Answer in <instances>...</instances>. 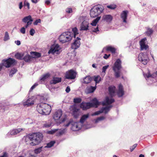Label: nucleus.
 Instances as JSON below:
<instances>
[{
  "mask_svg": "<svg viewBox=\"0 0 157 157\" xmlns=\"http://www.w3.org/2000/svg\"><path fill=\"white\" fill-rule=\"evenodd\" d=\"M43 147H41L34 150L35 153L36 154L39 153L42 151V148Z\"/></svg>",
  "mask_w": 157,
  "mask_h": 157,
  "instance_id": "c03bdc74",
  "label": "nucleus"
},
{
  "mask_svg": "<svg viewBox=\"0 0 157 157\" xmlns=\"http://www.w3.org/2000/svg\"><path fill=\"white\" fill-rule=\"evenodd\" d=\"M65 91L67 93H69L70 91V88L69 86H67L66 90Z\"/></svg>",
  "mask_w": 157,
  "mask_h": 157,
  "instance_id": "0e129e2a",
  "label": "nucleus"
},
{
  "mask_svg": "<svg viewBox=\"0 0 157 157\" xmlns=\"http://www.w3.org/2000/svg\"><path fill=\"white\" fill-rule=\"evenodd\" d=\"M35 33V30L33 29H31L29 31L30 34L32 36H33Z\"/></svg>",
  "mask_w": 157,
  "mask_h": 157,
  "instance_id": "3c124183",
  "label": "nucleus"
},
{
  "mask_svg": "<svg viewBox=\"0 0 157 157\" xmlns=\"http://www.w3.org/2000/svg\"><path fill=\"white\" fill-rule=\"evenodd\" d=\"M17 71V69L13 68L10 71L9 75L10 77H12L13 75Z\"/></svg>",
  "mask_w": 157,
  "mask_h": 157,
  "instance_id": "e433bc0d",
  "label": "nucleus"
},
{
  "mask_svg": "<svg viewBox=\"0 0 157 157\" xmlns=\"http://www.w3.org/2000/svg\"><path fill=\"white\" fill-rule=\"evenodd\" d=\"M23 6L24 7L27 6L28 9L29 10L30 9V4L29 2L25 0Z\"/></svg>",
  "mask_w": 157,
  "mask_h": 157,
  "instance_id": "49530a36",
  "label": "nucleus"
},
{
  "mask_svg": "<svg viewBox=\"0 0 157 157\" xmlns=\"http://www.w3.org/2000/svg\"><path fill=\"white\" fill-rule=\"evenodd\" d=\"M117 94L119 98L122 97L124 94L123 86L121 84H120L118 86V90L117 92Z\"/></svg>",
  "mask_w": 157,
  "mask_h": 157,
  "instance_id": "6ab92c4d",
  "label": "nucleus"
},
{
  "mask_svg": "<svg viewBox=\"0 0 157 157\" xmlns=\"http://www.w3.org/2000/svg\"><path fill=\"white\" fill-rule=\"evenodd\" d=\"M109 67V65H107L103 66L102 68V72L105 73L106 69Z\"/></svg>",
  "mask_w": 157,
  "mask_h": 157,
  "instance_id": "603ef678",
  "label": "nucleus"
},
{
  "mask_svg": "<svg viewBox=\"0 0 157 157\" xmlns=\"http://www.w3.org/2000/svg\"><path fill=\"white\" fill-rule=\"evenodd\" d=\"M106 50L107 51H109L112 53H115L116 51V49L115 48L111 46H108L106 47Z\"/></svg>",
  "mask_w": 157,
  "mask_h": 157,
  "instance_id": "72a5a7b5",
  "label": "nucleus"
},
{
  "mask_svg": "<svg viewBox=\"0 0 157 157\" xmlns=\"http://www.w3.org/2000/svg\"><path fill=\"white\" fill-rule=\"evenodd\" d=\"M23 3L22 2H20L19 5V7L20 9L21 10L23 7Z\"/></svg>",
  "mask_w": 157,
  "mask_h": 157,
  "instance_id": "052dcab7",
  "label": "nucleus"
},
{
  "mask_svg": "<svg viewBox=\"0 0 157 157\" xmlns=\"http://www.w3.org/2000/svg\"><path fill=\"white\" fill-rule=\"evenodd\" d=\"M73 37V34L72 32L69 31L63 33L59 36V39L62 43L70 41Z\"/></svg>",
  "mask_w": 157,
  "mask_h": 157,
  "instance_id": "39448f33",
  "label": "nucleus"
},
{
  "mask_svg": "<svg viewBox=\"0 0 157 157\" xmlns=\"http://www.w3.org/2000/svg\"><path fill=\"white\" fill-rule=\"evenodd\" d=\"M61 78L59 77H53L52 79L50 81L51 84H55L60 82L61 81Z\"/></svg>",
  "mask_w": 157,
  "mask_h": 157,
  "instance_id": "4be33fe9",
  "label": "nucleus"
},
{
  "mask_svg": "<svg viewBox=\"0 0 157 157\" xmlns=\"http://www.w3.org/2000/svg\"><path fill=\"white\" fill-rule=\"evenodd\" d=\"M15 43L17 45H19L21 44V42L19 40H17V41H15Z\"/></svg>",
  "mask_w": 157,
  "mask_h": 157,
  "instance_id": "69168bd1",
  "label": "nucleus"
},
{
  "mask_svg": "<svg viewBox=\"0 0 157 157\" xmlns=\"http://www.w3.org/2000/svg\"><path fill=\"white\" fill-rule=\"evenodd\" d=\"M89 117V114L88 113L86 114L82 115L81 117L80 122L83 124Z\"/></svg>",
  "mask_w": 157,
  "mask_h": 157,
  "instance_id": "a878e982",
  "label": "nucleus"
},
{
  "mask_svg": "<svg viewBox=\"0 0 157 157\" xmlns=\"http://www.w3.org/2000/svg\"><path fill=\"white\" fill-rule=\"evenodd\" d=\"M43 137L42 134L40 132L29 134L27 137L31 141L30 144L32 146H35L39 144L42 140Z\"/></svg>",
  "mask_w": 157,
  "mask_h": 157,
  "instance_id": "f03ea898",
  "label": "nucleus"
},
{
  "mask_svg": "<svg viewBox=\"0 0 157 157\" xmlns=\"http://www.w3.org/2000/svg\"><path fill=\"white\" fill-rule=\"evenodd\" d=\"M99 31V30L98 26L96 28H94L92 29V32L96 33H97Z\"/></svg>",
  "mask_w": 157,
  "mask_h": 157,
  "instance_id": "bf43d9fd",
  "label": "nucleus"
},
{
  "mask_svg": "<svg viewBox=\"0 0 157 157\" xmlns=\"http://www.w3.org/2000/svg\"><path fill=\"white\" fill-rule=\"evenodd\" d=\"M60 48L58 44H53L52 45L50 49L48 52L49 54H58L60 52Z\"/></svg>",
  "mask_w": 157,
  "mask_h": 157,
  "instance_id": "1a4fd4ad",
  "label": "nucleus"
},
{
  "mask_svg": "<svg viewBox=\"0 0 157 157\" xmlns=\"http://www.w3.org/2000/svg\"><path fill=\"white\" fill-rule=\"evenodd\" d=\"M30 54L33 56V57L35 58H38L41 56L40 53L35 52H31Z\"/></svg>",
  "mask_w": 157,
  "mask_h": 157,
  "instance_id": "2f4dec72",
  "label": "nucleus"
},
{
  "mask_svg": "<svg viewBox=\"0 0 157 157\" xmlns=\"http://www.w3.org/2000/svg\"><path fill=\"white\" fill-rule=\"evenodd\" d=\"M79 110V109L75 107H74L72 108V113L78 112Z\"/></svg>",
  "mask_w": 157,
  "mask_h": 157,
  "instance_id": "6e6d98bb",
  "label": "nucleus"
},
{
  "mask_svg": "<svg viewBox=\"0 0 157 157\" xmlns=\"http://www.w3.org/2000/svg\"><path fill=\"white\" fill-rule=\"evenodd\" d=\"M10 39V37L9 33L7 32H6L5 33V36L4 37L3 40L6 41Z\"/></svg>",
  "mask_w": 157,
  "mask_h": 157,
  "instance_id": "37998d69",
  "label": "nucleus"
},
{
  "mask_svg": "<svg viewBox=\"0 0 157 157\" xmlns=\"http://www.w3.org/2000/svg\"><path fill=\"white\" fill-rule=\"evenodd\" d=\"M122 62L119 59H117L113 65L112 69L114 72V75L116 78H118L120 76L121 69L122 68Z\"/></svg>",
  "mask_w": 157,
  "mask_h": 157,
  "instance_id": "20e7f679",
  "label": "nucleus"
},
{
  "mask_svg": "<svg viewBox=\"0 0 157 157\" xmlns=\"http://www.w3.org/2000/svg\"><path fill=\"white\" fill-rule=\"evenodd\" d=\"M89 23L88 21H84L82 23L81 26L80 31H87L88 30Z\"/></svg>",
  "mask_w": 157,
  "mask_h": 157,
  "instance_id": "4468645a",
  "label": "nucleus"
},
{
  "mask_svg": "<svg viewBox=\"0 0 157 157\" xmlns=\"http://www.w3.org/2000/svg\"><path fill=\"white\" fill-rule=\"evenodd\" d=\"M113 19V17L110 14L105 15L102 17L103 20L107 22H111Z\"/></svg>",
  "mask_w": 157,
  "mask_h": 157,
  "instance_id": "412c9836",
  "label": "nucleus"
},
{
  "mask_svg": "<svg viewBox=\"0 0 157 157\" xmlns=\"http://www.w3.org/2000/svg\"><path fill=\"white\" fill-rule=\"evenodd\" d=\"M81 39L78 37H77L76 39L75 40L74 43L72 44L71 48L72 49H77L80 46V40Z\"/></svg>",
  "mask_w": 157,
  "mask_h": 157,
  "instance_id": "ddd939ff",
  "label": "nucleus"
},
{
  "mask_svg": "<svg viewBox=\"0 0 157 157\" xmlns=\"http://www.w3.org/2000/svg\"><path fill=\"white\" fill-rule=\"evenodd\" d=\"M82 101V99L79 98H76L73 99V102L75 104L80 103Z\"/></svg>",
  "mask_w": 157,
  "mask_h": 157,
  "instance_id": "a19ab883",
  "label": "nucleus"
},
{
  "mask_svg": "<svg viewBox=\"0 0 157 157\" xmlns=\"http://www.w3.org/2000/svg\"><path fill=\"white\" fill-rule=\"evenodd\" d=\"M110 54L107 55L105 54L103 56V58L105 59H107L110 56Z\"/></svg>",
  "mask_w": 157,
  "mask_h": 157,
  "instance_id": "680f3d73",
  "label": "nucleus"
},
{
  "mask_svg": "<svg viewBox=\"0 0 157 157\" xmlns=\"http://www.w3.org/2000/svg\"><path fill=\"white\" fill-rule=\"evenodd\" d=\"M93 80L95 82L96 85L97 84L99 83L101 80V78L99 75H95L92 77Z\"/></svg>",
  "mask_w": 157,
  "mask_h": 157,
  "instance_id": "c756f323",
  "label": "nucleus"
},
{
  "mask_svg": "<svg viewBox=\"0 0 157 157\" xmlns=\"http://www.w3.org/2000/svg\"><path fill=\"white\" fill-rule=\"evenodd\" d=\"M137 144H134L132 146L130 147V148L131 152H132L135 149V148L137 146Z\"/></svg>",
  "mask_w": 157,
  "mask_h": 157,
  "instance_id": "5fc2aeb1",
  "label": "nucleus"
},
{
  "mask_svg": "<svg viewBox=\"0 0 157 157\" xmlns=\"http://www.w3.org/2000/svg\"><path fill=\"white\" fill-rule=\"evenodd\" d=\"M146 40V38H144L141 39L139 43L141 50H147L148 48V46L145 44V41Z\"/></svg>",
  "mask_w": 157,
  "mask_h": 157,
  "instance_id": "dca6fc26",
  "label": "nucleus"
},
{
  "mask_svg": "<svg viewBox=\"0 0 157 157\" xmlns=\"http://www.w3.org/2000/svg\"><path fill=\"white\" fill-rule=\"evenodd\" d=\"M153 31L151 29L148 28L146 33L147 36H150L153 33Z\"/></svg>",
  "mask_w": 157,
  "mask_h": 157,
  "instance_id": "ea45409f",
  "label": "nucleus"
},
{
  "mask_svg": "<svg viewBox=\"0 0 157 157\" xmlns=\"http://www.w3.org/2000/svg\"><path fill=\"white\" fill-rule=\"evenodd\" d=\"M144 77L145 78L148 84H151L153 82H155L156 79L155 78L157 77V71L151 75L149 73L144 74Z\"/></svg>",
  "mask_w": 157,
  "mask_h": 157,
  "instance_id": "423d86ee",
  "label": "nucleus"
},
{
  "mask_svg": "<svg viewBox=\"0 0 157 157\" xmlns=\"http://www.w3.org/2000/svg\"><path fill=\"white\" fill-rule=\"evenodd\" d=\"M92 104L90 102L82 101L80 104V107L83 110H86L92 108Z\"/></svg>",
  "mask_w": 157,
  "mask_h": 157,
  "instance_id": "9b49d317",
  "label": "nucleus"
},
{
  "mask_svg": "<svg viewBox=\"0 0 157 157\" xmlns=\"http://www.w3.org/2000/svg\"><path fill=\"white\" fill-rule=\"evenodd\" d=\"M115 101V100L112 98H109L108 96L106 97L105 99L102 102L103 105H106L111 104Z\"/></svg>",
  "mask_w": 157,
  "mask_h": 157,
  "instance_id": "2eb2a0df",
  "label": "nucleus"
},
{
  "mask_svg": "<svg viewBox=\"0 0 157 157\" xmlns=\"http://www.w3.org/2000/svg\"><path fill=\"white\" fill-rule=\"evenodd\" d=\"M50 76V74L49 73H47L43 75L40 78V80L43 81H44L46 79Z\"/></svg>",
  "mask_w": 157,
  "mask_h": 157,
  "instance_id": "c9c22d12",
  "label": "nucleus"
},
{
  "mask_svg": "<svg viewBox=\"0 0 157 157\" xmlns=\"http://www.w3.org/2000/svg\"><path fill=\"white\" fill-rule=\"evenodd\" d=\"M32 99L29 98L23 103V105L24 107L29 106L34 104V101H31Z\"/></svg>",
  "mask_w": 157,
  "mask_h": 157,
  "instance_id": "393cba45",
  "label": "nucleus"
},
{
  "mask_svg": "<svg viewBox=\"0 0 157 157\" xmlns=\"http://www.w3.org/2000/svg\"><path fill=\"white\" fill-rule=\"evenodd\" d=\"M55 132V131H48V133L52 134L54 133Z\"/></svg>",
  "mask_w": 157,
  "mask_h": 157,
  "instance_id": "338daca9",
  "label": "nucleus"
},
{
  "mask_svg": "<svg viewBox=\"0 0 157 157\" xmlns=\"http://www.w3.org/2000/svg\"><path fill=\"white\" fill-rule=\"evenodd\" d=\"M91 103L92 104V108L94 107L97 108L100 104V102L96 98H94L92 100V102Z\"/></svg>",
  "mask_w": 157,
  "mask_h": 157,
  "instance_id": "bb28decb",
  "label": "nucleus"
},
{
  "mask_svg": "<svg viewBox=\"0 0 157 157\" xmlns=\"http://www.w3.org/2000/svg\"><path fill=\"white\" fill-rule=\"evenodd\" d=\"M41 22V20L40 19H36L34 22L33 24L34 25H37L39 23H40Z\"/></svg>",
  "mask_w": 157,
  "mask_h": 157,
  "instance_id": "864d4df0",
  "label": "nucleus"
},
{
  "mask_svg": "<svg viewBox=\"0 0 157 157\" xmlns=\"http://www.w3.org/2000/svg\"><path fill=\"white\" fill-rule=\"evenodd\" d=\"M115 87L113 86H110L109 87V94L111 97L114 96L115 93Z\"/></svg>",
  "mask_w": 157,
  "mask_h": 157,
  "instance_id": "7c9ffc66",
  "label": "nucleus"
},
{
  "mask_svg": "<svg viewBox=\"0 0 157 157\" xmlns=\"http://www.w3.org/2000/svg\"><path fill=\"white\" fill-rule=\"evenodd\" d=\"M20 31L22 33L24 34L25 33V27H23L21 29Z\"/></svg>",
  "mask_w": 157,
  "mask_h": 157,
  "instance_id": "4d7b16f0",
  "label": "nucleus"
},
{
  "mask_svg": "<svg viewBox=\"0 0 157 157\" xmlns=\"http://www.w3.org/2000/svg\"><path fill=\"white\" fill-rule=\"evenodd\" d=\"M93 80L92 77L87 76L83 78L82 83L84 84H88Z\"/></svg>",
  "mask_w": 157,
  "mask_h": 157,
  "instance_id": "5701e85b",
  "label": "nucleus"
},
{
  "mask_svg": "<svg viewBox=\"0 0 157 157\" xmlns=\"http://www.w3.org/2000/svg\"><path fill=\"white\" fill-rule=\"evenodd\" d=\"M23 55L19 53H17L15 55V57L17 59L22 60L23 59Z\"/></svg>",
  "mask_w": 157,
  "mask_h": 157,
  "instance_id": "58836bf2",
  "label": "nucleus"
},
{
  "mask_svg": "<svg viewBox=\"0 0 157 157\" xmlns=\"http://www.w3.org/2000/svg\"><path fill=\"white\" fill-rule=\"evenodd\" d=\"M138 60L144 65H146L149 61L148 57L146 53H140L138 57Z\"/></svg>",
  "mask_w": 157,
  "mask_h": 157,
  "instance_id": "6e6552de",
  "label": "nucleus"
},
{
  "mask_svg": "<svg viewBox=\"0 0 157 157\" xmlns=\"http://www.w3.org/2000/svg\"><path fill=\"white\" fill-rule=\"evenodd\" d=\"M128 13V10H125L123 11L121 13V17L124 23H126L127 22V19Z\"/></svg>",
  "mask_w": 157,
  "mask_h": 157,
  "instance_id": "f3484780",
  "label": "nucleus"
},
{
  "mask_svg": "<svg viewBox=\"0 0 157 157\" xmlns=\"http://www.w3.org/2000/svg\"><path fill=\"white\" fill-rule=\"evenodd\" d=\"M107 7L111 10H114L116 8V6L114 4H111L107 6Z\"/></svg>",
  "mask_w": 157,
  "mask_h": 157,
  "instance_id": "a18cd8bd",
  "label": "nucleus"
},
{
  "mask_svg": "<svg viewBox=\"0 0 157 157\" xmlns=\"http://www.w3.org/2000/svg\"><path fill=\"white\" fill-rule=\"evenodd\" d=\"M77 73L73 70H71L66 72L65 78L68 79H73L75 78Z\"/></svg>",
  "mask_w": 157,
  "mask_h": 157,
  "instance_id": "9d476101",
  "label": "nucleus"
},
{
  "mask_svg": "<svg viewBox=\"0 0 157 157\" xmlns=\"http://www.w3.org/2000/svg\"><path fill=\"white\" fill-rule=\"evenodd\" d=\"M33 20L31 15H29L25 17L22 19V21L24 23H26L29 22H32Z\"/></svg>",
  "mask_w": 157,
  "mask_h": 157,
  "instance_id": "b1692460",
  "label": "nucleus"
},
{
  "mask_svg": "<svg viewBox=\"0 0 157 157\" xmlns=\"http://www.w3.org/2000/svg\"><path fill=\"white\" fill-rule=\"evenodd\" d=\"M72 115L75 118H77L79 116V114L78 112L72 113Z\"/></svg>",
  "mask_w": 157,
  "mask_h": 157,
  "instance_id": "13d9d810",
  "label": "nucleus"
},
{
  "mask_svg": "<svg viewBox=\"0 0 157 157\" xmlns=\"http://www.w3.org/2000/svg\"><path fill=\"white\" fill-rule=\"evenodd\" d=\"M38 85V84L37 83H34L30 88L29 92H31L33 89H34Z\"/></svg>",
  "mask_w": 157,
  "mask_h": 157,
  "instance_id": "09e8293b",
  "label": "nucleus"
},
{
  "mask_svg": "<svg viewBox=\"0 0 157 157\" xmlns=\"http://www.w3.org/2000/svg\"><path fill=\"white\" fill-rule=\"evenodd\" d=\"M112 107V105H109L108 106H106L105 107H103L101 109V111H102V113L104 112L106 114L109 111L110 108Z\"/></svg>",
  "mask_w": 157,
  "mask_h": 157,
  "instance_id": "c85d7f7f",
  "label": "nucleus"
},
{
  "mask_svg": "<svg viewBox=\"0 0 157 157\" xmlns=\"http://www.w3.org/2000/svg\"><path fill=\"white\" fill-rule=\"evenodd\" d=\"M32 57L29 55H27L25 56L23 59L26 62H29L31 61Z\"/></svg>",
  "mask_w": 157,
  "mask_h": 157,
  "instance_id": "473e14b6",
  "label": "nucleus"
},
{
  "mask_svg": "<svg viewBox=\"0 0 157 157\" xmlns=\"http://www.w3.org/2000/svg\"><path fill=\"white\" fill-rule=\"evenodd\" d=\"M3 62L2 63L0 64V71H1L3 66L7 68L9 67L12 65L14 64L15 63V60L14 59L9 58L6 60H3Z\"/></svg>",
  "mask_w": 157,
  "mask_h": 157,
  "instance_id": "0eeeda50",
  "label": "nucleus"
},
{
  "mask_svg": "<svg viewBox=\"0 0 157 157\" xmlns=\"http://www.w3.org/2000/svg\"><path fill=\"white\" fill-rule=\"evenodd\" d=\"M79 123L77 122H71V129L73 131L78 130L81 128V127L79 125Z\"/></svg>",
  "mask_w": 157,
  "mask_h": 157,
  "instance_id": "a211bd4d",
  "label": "nucleus"
},
{
  "mask_svg": "<svg viewBox=\"0 0 157 157\" xmlns=\"http://www.w3.org/2000/svg\"><path fill=\"white\" fill-rule=\"evenodd\" d=\"M97 86L96 85L95 86H88L86 88V90L88 93H93L96 89Z\"/></svg>",
  "mask_w": 157,
  "mask_h": 157,
  "instance_id": "cd10ccee",
  "label": "nucleus"
},
{
  "mask_svg": "<svg viewBox=\"0 0 157 157\" xmlns=\"http://www.w3.org/2000/svg\"><path fill=\"white\" fill-rule=\"evenodd\" d=\"M56 141H51L50 142L47 143V145L44 147L50 148L54 145Z\"/></svg>",
  "mask_w": 157,
  "mask_h": 157,
  "instance_id": "f704fd0d",
  "label": "nucleus"
},
{
  "mask_svg": "<svg viewBox=\"0 0 157 157\" xmlns=\"http://www.w3.org/2000/svg\"><path fill=\"white\" fill-rule=\"evenodd\" d=\"M104 8L103 6L98 4L93 6L91 9L90 12V14L91 17L94 18L97 17L92 21L91 24L93 26H96L97 23L101 18V16H99L103 12Z\"/></svg>",
  "mask_w": 157,
  "mask_h": 157,
  "instance_id": "f257e3e1",
  "label": "nucleus"
},
{
  "mask_svg": "<svg viewBox=\"0 0 157 157\" xmlns=\"http://www.w3.org/2000/svg\"><path fill=\"white\" fill-rule=\"evenodd\" d=\"M71 122L70 121H69V122L67 124H64V126L65 127H67L68 126H69V125H70V123H71Z\"/></svg>",
  "mask_w": 157,
  "mask_h": 157,
  "instance_id": "774afa93",
  "label": "nucleus"
},
{
  "mask_svg": "<svg viewBox=\"0 0 157 157\" xmlns=\"http://www.w3.org/2000/svg\"><path fill=\"white\" fill-rule=\"evenodd\" d=\"M102 113V111H101V109L100 110L92 114V116H94L95 115H98L100 114V113Z\"/></svg>",
  "mask_w": 157,
  "mask_h": 157,
  "instance_id": "de8ad7c7",
  "label": "nucleus"
},
{
  "mask_svg": "<svg viewBox=\"0 0 157 157\" xmlns=\"http://www.w3.org/2000/svg\"><path fill=\"white\" fill-rule=\"evenodd\" d=\"M105 119V117L104 116H101L99 117H98L96 119L94 120V121H95V123H97L99 121H101L104 120Z\"/></svg>",
  "mask_w": 157,
  "mask_h": 157,
  "instance_id": "79ce46f5",
  "label": "nucleus"
},
{
  "mask_svg": "<svg viewBox=\"0 0 157 157\" xmlns=\"http://www.w3.org/2000/svg\"><path fill=\"white\" fill-rule=\"evenodd\" d=\"M72 32L73 34V36L74 38L76 37V36L78 34V30L76 27H75L72 29Z\"/></svg>",
  "mask_w": 157,
  "mask_h": 157,
  "instance_id": "4c0bfd02",
  "label": "nucleus"
},
{
  "mask_svg": "<svg viewBox=\"0 0 157 157\" xmlns=\"http://www.w3.org/2000/svg\"><path fill=\"white\" fill-rule=\"evenodd\" d=\"M37 109L39 113L46 115L50 114L51 111V106L46 103H41L38 104Z\"/></svg>",
  "mask_w": 157,
  "mask_h": 157,
  "instance_id": "7ed1b4c3",
  "label": "nucleus"
},
{
  "mask_svg": "<svg viewBox=\"0 0 157 157\" xmlns=\"http://www.w3.org/2000/svg\"><path fill=\"white\" fill-rule=\"evenodd\" d=\"M62 115V111L61 110H58L56 111L53 115V118L55 120H58L60 118Z\"/></svg>",
  "mask_w": 157,
  "mask_h": 157,
  "instance_id": "aec40b11",
  "label": "nucleus"
},
{
  "mask_svg": "<svg viewBox=\"0 0 157 157\" xmlns=\"http://www.w3.org/2000/svg\"><path fill=\"white\" fill-rule=\"evenodd\" d=\"M66 13H71L72 12V9L71 8H67L65 10Z\"/></svg>",
  "mask_w": 157,
  "mask_h": 157,
  "instance_id": "8fccbe9b",
  "label": "nucleus"
},
{
  "mask_svg": "<svg viewBox=\"0 0 157 157\" xmlns=\"http://www.w3.org/2000/svg\"><path fill=\"white\" fill-rule=\"evenodd\" d=\"M23 130V129L21 128L13 129L12 130H11L6 134V136L10 137L11 136L16 135Z\"/></svg>",
  "mask_w": 157,
  "mask_h": 157,
  "instance_id": "f8f14e48",
  "label": "nucleus"
},
{
  "mask_svg": "<svg viewBox=\"0 0 157 157\" xmlns=\"http://www.w3.org/2000/svg\"><path fill=\"white\" fill-rule=\"evenodd\" d=\"M26 23V24L25 26V28H28L29 25H30L32 24V22H28Z\"/></svg>",
  "mask_w": 157,
  "mask_h": 157,
  "instance_id": "e2e57ef3",
  "label": "nucleus"
}]
</instances>
